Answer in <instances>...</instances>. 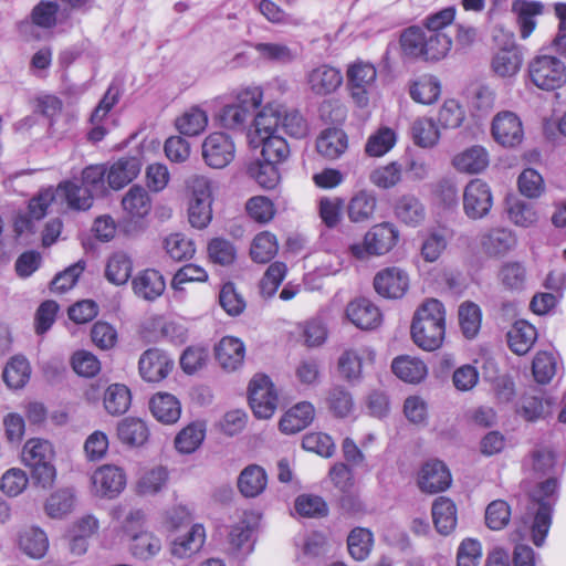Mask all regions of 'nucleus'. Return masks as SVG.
Wrapping results in <instances>:
<instances>
[{"label": "nucleus", "mask_w": 566, "mask_h": 566, "mask_svg": "<svg viewBox=\"0 0 566 566\" xmlns=\"http://www.w3.org/2000/svg\"><path fill=\"white\" fill-rule=\"evenodd\" d=\"M557 491V480L549 478L538 484L530 495L526 512L521 517L517 533L522 538L531 536L536 546H542L551 527V512L554 495Z\"/></svg>", "instance_id": "obj_1"}, {"label": "nucleus", "mask_w": 566, "mask_h": 566, "mask_svg": "<svg viewBox=\"0 0 566 566\" xmlns=\"http://www.w3.org/2000/svg\"><path fill=\"white\" fill-rule=\"evenodd\" d=\"M444 319L443 304L437 298L426 300L412 319L411 336L415 344L428 352L438 349L444 339Z\"/></svg>", "instance_id": "obj_2"}, {"label": "nucleus", "mask_w": 566, "mask_h": 566, "mask_svg": "<svg viewBox=\"0 0 566 566\" xmlns=\"http://www.w3.org/2000/svg\"><path fill=\"white\" fill-rule=\"evenodd\" d=\"M532 83L541 90L553 91L566 83V65L554 55L541 54L528 64Z\"/></svg>", "instance_id": "obj_3"}, {"label": "nucleus", "mask_w": 566, "mask_h": 566, "mask_svg": "<svg viewBox=\"0 0 566 566\" xmlns=\"http://www.w3.org/2000/svg\"><path fill=\"white\" fill-rule=\"evenodd\" d=\"M398 241V231L387 222L371 227L364 237L363 243L350 245L352 254L364 260L369 255H384L388 253Z\"/></svg>", "instance_id": "obj_4"}, {"label": "nucleus", "mask_w": 566, "mask_h": 566, "mask_svg": "<svg viewBox=\"0 0 566 566\" xmlns=\"http://www.w3.org/2000/svg\"><path fill=\"white\" fill-rule=\"evenodd\" d=\"M279 397L271 379L255 375L249 385V403L259 419L271 418L277 408Z\"/></svg>", "instance_id": "obj_5"}, {"label": "nucleus", "mask_w": 566, "mask_h": 566, "mask_svg": "<svg viewBox=\"0 0 566 566\" xmlns=\"http://www.w3.org/2000/svg\"><path fill=\"white\" fill-rule=\"evenodd\" d=\"M493 205V197L489 185L481 179L471 180L463 191V210L467 217L473 220L482 219L489 214Z\"/></svg>", "instance_id": "obj_6"}, {"label": "nucleus", "mask_w": 566, "mask_h": 566, "mask_svg": "<svg viewBox=\"0 0 566 566\" xmlns=\"http://www.w3.org/2000/svg\"><path fill=\"white\" fill-rule=\"evenodd\" d=\"M234 154V143L224 133H212L202 143V158L211 168H224L233 160Z\"/></svg>", "instance_id": "obj_7"}, {"label": "nucleus", "mask_w": 566, "mask_h": 566, "mask_svg": "<svg viewBox=\"0 0 566 566\" xmlns=\"http://www.w3.org/2000/svg\"><path fill=\"white\" fill-rule=\"evenodd\" d=\"M408 273L398 266H388L376 273L373 285L378 295L384 298L397 300L409 289Z\"/></svg>", "instance_id": "obj_8"}, {"label": "nucleus", "mask_w": 566, "mask_h": 566, "mask_svg": "<svg viewBox=\"0 0 566 566\" xmlns=\"http://www.w3.org/2000/svg\"><path fill=\"white\" fill-rule=\"evenodd\" d=\"M377 71L370 63L357 62L347 70L348 86L355 103L364 107L368 104V94L376 81Z\"/></svg>", "instance_id": "obj_9"}, {"label": "nucleus", "mask_w": 566, "mask_h": 566, "mask_svg": "<svg viewBox=\"0 0 566 566\" xmlns=\"http://www.w3.org/2000/svg\"><path fill=\"white\" fill-rule=\"evenodd\" d=\"M345 316L353 325L364 331L377 328L382 319L379 307L366 297L350 301L346 305Z\"/></svg>", "instance_id": "obj_10"}, {"label": "nucleus", "mask_w": 566, "mask_h": 566, "mask_svg": "<svg viewBox=\"0 0 566 566\" xmlns=\"http://www.w3.org/2000/svg\"><path fill=\"white\" fill-rule=\"evenodd\" d=\"M342 82L340 71L327 64L313 67L305 75L306 87L315 96H326L334 93Z\"/></svg>", "instance_id": "obj_11"}, {"label": "nucleus", "mask_w": 566, "mask_h": 566, "mask_svg": "<svg viewBox=\"0 0 566 566\" xmlns=\"http://www.w3.org/2000/svg\"><path fill=\"white\" fill-rule=\"evenodd\" d=\"M492 135L499 144L514 147L521 144L524 137L522 122L512 112H501L493 118Z\"/></svg>", "instance_id": "obj_12"}, {"label": "nucleus", "mask_w": 566, "mask_h": 566, "mask_svg": "<svg viewBox=\"0 0 566 566\" xmlns=\"http://www.w3.org/2000/svg\"><path fill=\"white\" fill-rule=\"evenodd\" d=\"M91 480L94 491L108 499L117 496L126 485V474L123 469L111 464L98 468Z\"/></svg>", "instance_id": "obj_13"}, {"label": "nucleus", "mask_w": 566, "mask_h": 566, "mask_svg": "<svg viewBox=\"0 0 566 566\" xmlns=\"http://www.w3.org/2000/svg\"><path fill=\"white\" fill-rule=\"evenodd\" d=\"M172 367L174 360L158 348L146 350L138 361L142 378L150 382L165 379L172 370Z\"/></svg>", "instance_id": "obj_14"}, {"label": "nucleus", "mask_w": 566, "mask_h": 566, "mask_svg": "<svg viewBox=\"0 0 566 566\" xmlns=\"http://www.w3.org/2000/svg\"><path fill=\"white\" fill-rule=\"evenodd\" d=\"M451 483V474L441 461H429L419 472L418 485L422 492L438 493L447 490Z\"/></svg>", "instance_id": "obj_15"}, {"label": "nucleus", "mask_w": 566, "mask_h": 566, "mask_svg": "<svg viewBox=\"0 0 566 566\" xmlns=\"http://www.w3.org/2000/svg\"><path fill=\"white\" fill-rule=\"evenodd\" d=\"M132 287L138 297L155 301L166 289V282L159 271L146 269L138 272L132 280Z\"/></svg>", "instance_id": "obj_16"}, {"label": "nucleus", "mask_w": 566, "mask_h": 566, "mask_svg": "<svg viewBox=\"0 0 566 566\" xmlns=\"http://www.w3.org/2000/svg\"><path fill=\"white\" fill-rule=\"evenodd\" d=\"M214 354L218 363L224 370L233 371L242 366L245 347L241 339L226 336L214 347Z\"/></svg>", "instance_id": "obj_17"}, {"label": "nucleus", "mask_w": 566, "mask_h": 566, "mask_svg": "<svg viewBox=\"0 0 566 566\" xmlns=\"http://www.w3.org/2000/svg\"><path fill=\"white\" fill-rule=\"evenodd\" d=\"M315 409L311 402L302 401L290 408L279 422L285 434H294L305 429L314 419Z\"/></svg>", "instance_id": "obj_18"}, {"label": "nucleus", "mask_w": 566, "mask_h": 566, "mask_svg": "<svg viewBox=\"0 0 566 566\" xmlns=\"http://www.w3.org/2000/svg\"><path fill=\"white\" fill-rule=\"evenodd\" d=\"M515 243L514 234L505 228L490 229L480 237L481 249L489 256H502L512 250Z\"/></svg>", "instance_id": "obj_19"}, {"label": "nucleus", "mask_w": 566, "mask_h": 566, "mask_svg": "<svg viewBox=\"0 0 566 566\" xmlns=\"http://www.w3.org/2000/svg\"><path fill=\"white\" fill-rule=\"evenodd\" d=\"M142 164L136 157H125L107 167V185L114 190H119L132 182L140 172Z\"/></svg>", "instance_id": "obj_20"}, {"label": "nucleus", "mask_w": 566, "mask_h": 566, "mask_svg": "<svg viewBox=\"0 0 566 566\" xmlns=\"http://www.w3.org/2000/svg\"><path fill=\"white\" fill-rule=\"evenodd\" d=\"M237 485L239 492L244 497H256L266 489L268 474L262 467L258 464H250L240 472Z\"/></svg>", "instance_id": "obj_21"}, {"label": "nucleus", "mask_w": 566, "mask_h": 566, "mask_svg": "<svg viewBox=\"0 0 566 566\" xmlns=\"http://www.w3.org/2000/svg\"><path fill=\"white\" fill-rule=\"evenodd\" d=\"M522 54L513 41L500 49L492 57V71L500 77L515 76L522 65Z\"/></svg>", "instance_id": "obj_22"}, {"label": "nucleus", "mask_w": 566, "mask_h": 566, "mask_svg": "<svg viewBox=\"0 0 566 566\" xmlns=\"http://www.w3.org/2000/svg\"><path fill=\"white\" fill-rule=\"evenodd\" d=\"M489 163L486 149L479 145L469 147L452 158V166L455 170L470 175L482 172Z\"/></svg>", "instance_id": "obj_23"}, {"label": "nucleus", "mask_w": 566, "mask_h": 566, "mask_svg": "<svg viewBox=\"0 0 566 566\" xmlns=\"http://www.w3.org/2000/svg\"><path fill=\"white\" fill-rule=\"evenodd\" d=\"M59 203L67 205L73 210H87L93 205V196L83 186L66 180L59 184L55 188Z\"/></svg>", "instance_id": "obj_24"}, {"label": "nucleus", "mask_w": 566, "mask_h": 566, "mask_svg": "<svg viewBox=\"0 0 566 566\" xmlns=\"http://www.w3.org/2000/svg\"><path fill=\"white\" fill-rule=\"evenodd\" d=\"M348 140L344 130L327 128L321 133L316 140L317 151L327 159L339 158L347 149Z\"/></svg>", "instance_id": "obj_25"}, {"label": "nucleus", "mask_w": 566, "mask_h": 566, "mask_svg": "<svg viewBox=\"0 0 566 566\" xmlns=\"http://www.w3.org/2000/svg\"><path fill=\"white\" fill-rule=\"evenodd\" d=\"M153 416L163 423H175L181 413L178 399L167 392H158L149 401Z\"/></svg>", "instance_id": "obj_26"}, {"label": "nucleus", "mask_w": 566, "mask_h": 566, "mask_svg": "<svg viewBox=\"0 0 566 566\" xmlns=\"http://www.w3.org/2000/svg\"><path fill=\"white\" fill-rule=\"evenodd\" d=\"M377 199L371 191L360 190L348 202L347 216L354 223H363L373 219Z\"/></svg>", "instance_id": "obj_27"}, {"label": "nucleus", "mask_w": 566, "mask_h": 566, "mask_svg": "<svg viewBox=\"0 0 566 566\" xmlns=\"http://www.w3.org/2000/svg\"><path fill=\"white\" fill-rule=\"evenodd\" d=\"M432 520L437 531L442 535H449L457 526V506L446 496H439L432 504Z\"/></svg>", "instance_id": "obj_28"}, {"label": "nucleus", "mask_w": 566, "mask_h": 566, "mask_svg": "<svg viewBox=\"0 0 566 566\" xmlns=\"http://www.w3.org/2000/svg\"><path fill=\"white\" fill-rule=\"evenodd\" d=\"M536 338L535 327L524 319L516 321L507 332L509 346L517 355H525L532 348Z\"/></svg>", "instance_id": "obj_29"}, {"label": "nucleus", "mask_w": 566, "mask_h": 566, "mask_svg": "<svg viewBox=\"0 0 566 566\" xmlns=\"http://www.w3.org/2000/svg\"><path fill=\"white\" fill-rule=\"evenodd\" d=\"M123 210L130 219H143L151 210L149 193L142 186H133L122 199Z\"/></svg>", "instance_id": "obj_30"}, {"label": "nucleus", "mask_w": 566, "mask_h": 566, "mask_svg": "<svg viewBox=\"0 0 566 566\" xmlns=\"http://www.w3.org/2000/svg\"><path fill=\"white\" fill-rule=\"evenodd\" d=\"M205 539L206 533L203 526L200 524L192 525L186 535L172 541L170 552L178 558L190 557L201 549Z\"/></svg>", "instance_id": "obj_31"}, {"label": "nucleus", "mask_w": 566, "mask_h": 566, "mask_svg": "<svg viewBox=\"0 0 566 566\" xmlns=\"http://www.w3.org/2000/svg\"><path fill=\"white\" fill-rule=\"evenodd\" d=\"M19 547L31 558L40 559L48 552L49 539L41 528L29 526L23 528L19 534Z\"/></svg>", "instance_id": "obj_32"}, {"label": "nucleus", "mask_w": 566, "mask_h": 566, "mask_svg": "<svg viewBox=\"0 0 566 566\" xmlns=\"http://www.w3.org/2000/svg\"><path fill=\"white\" fill-rule=\"evenodd\" d=\"M395 216L407 226L417 227L426 218V209L413 195H403L395 203Z\"/></svg>", "instance_id": "obj_33"}, {"label": "nucleus", "mask_w": 566, "mask_h": 566, "mask_svg": "<svg viewBox=\"0 0 566 566\" xmlns=\"http://www.w3.org/2000/svg\"><path fill=\"white\" fill-rule=\"evenodd\" d=\"M391 369L401 380L418 384L424 379L428 370L426 364L411 356H399L392 360Z\"/></svg>", "instance_id": "obj_34"}, {"label": "nucleus", "mask_w": 566, "mask_h": 566, "mask_svg": "<svg viewBox=\"0 0 566 566\" xmlns=\"http://www.w3.org/2000/svg\"><path fill=\"white\" fill-rule=\"evenodd\" d=\"M254 147H262L261 155L264 161L280 164L290 155V148L286 140L276 134L264 135L256 138V143H251Z\"/></svg>", "instance_id": "obj_35"}, {"label": "nucleus", "mask_w": 566, "mask_h": 566, "mask_svg": "<svg viewBox=\"0 0 566 566\" xmlns=\"http://www.w3.org/2000/svg\"><path fill=\"white\" fill-rule=\"evenodd\" d=\"M441 93L440 82L432 75H422L412 81L409 86L410 97L424 105L434 103Z\"/></svg>", "instance_id": "obj_36"}, {"label": "nucleus", "mask_w": 566, "mask_h": 566, "mask_svg": "<svg viewBox=\"0 0 566 566\" xmlns=\"http://www.w3.org/2000/svg\"><path fill=\"white\" fill-rule=\"evenodd\" d=\"M512 11L517 15L521 38L527 39L535 30V18L543 12V6L539 2L516 0L512 4Z\"/></svg>", "instance_id": "obj_37"}, {"label": "nucleus", "mask_w": 566, "mask_h": 566, "mask_svg": "<svg viewBox=\"0 0 566 566\" xmlns=\"http://www.w3.org/2000/svg\"><path fill=\"white\" fill-rule=\"evenodd\" d=\"M413 143L421 148H432L440 140V130L430 117H419L411 125Z\"/></svg>", "instance_id": "obj_38"}, {"label": "nucleus", "mask_w": 566, "mask_h": 566, "mask_svg": "<svg viewBox=\"0 0 566 566\" xmlns=\"http://www.w3.org/2000/svg\"><path fill=\"white\" fill-rule=\"evenodd\" d=\"M117 436L119 440L128 446H142L148 437L147 424L137 418H126L118 423Z\"/></svg>", "instance_id": "obj_39"}, {"label": "nucleus", "mask_w": 566, "mask_h": 566, "mask_svg": "<svg viewBox=\"0 0 566 566\" xmlns=\"http://www.w3.org/2000/svg\"><path fill=\"white\" fill-rule=\"evenodd\" d=\"M55 451L50 441L30 439L23 447L22 460L27 467L54 461Z\"/></svg>", "instance_id": "obj_40"}, {"label": "nucleus", "mask_w": 566, "mask_h": 566, "mask_svg": "<svg viewBox=\"0 0 566 566\" xmlns=\"http://www.w3.org/2000/svg\"><path fill=\"white\" fill-rule=\"evenodd\" d=\"M207 125L208 115L198 106L190 107L176 119L177 129L186 136L199 135L206 129Z\"/></svg>", "instance_id": "obj_41"}, {"label": "nucleus", "mask_w": 566, "mask_h": 566, "mask_svg": "<svg viewBox=\"0 0 566 566\" xmlns=\"http://www.w3.org/2000/svg\"><path fill=\"white\" fill-rule=\"evenodd\" d=\"M132 271L130 258L124 252H116L107 261L105 276L111 283L123 285L129 280Z\"/></svg>", "instance_id": "obj_42"}, {"label": "nucleus", "mask_w": 566, "mask_h": 566, "mask_svg": "<svg viewBox=\"0 0 566 566\" xmlns=\"http://www.w3.org/2000/svg\"><path fill=\"white\" fill-rule=\"evenodd\" d=\"M31 375L30 364L23 356H14L8 361L3 370V380L10 388L20 389Z\"/></svg>", "instance_id": "obj_43"}, {"label": "nucleus", "mask_w": 566, "mask_h": 566, "mask_svg": "<svg viewBox=\"0 0 566 566\" xmlns=\"http://www.w3.org/2000/svg\"><path fill=\"white\" fill-rule=\"evenodd\" d=\"M130 391L125 385H111L104 395V407L113 416L125 413L130 406Z\"/></svg>", "instance_id": "obj_44"}, {"label": "nucleus", "mask_w": 566, "mask_h": 566, "mask_svg": "<svg viewBox=\"0 0 566 566\" xmlns=\"http://www.w3.org/2000/svg\"><path fill=\"white\" fill-rule=\"evenodd\" d=\"M507 216L515 226L522 228H530L538 220L533 205L517 198L507 200Z\"/></svg>", "instance_id": "obj_45"}, {"label": "nucleus", "mask_w": 566, "mask_h": 566, "mask_svg": "<svg viewBox=\"0 0 566 566\" xmlns=\"http://www.w3.org/2000/svg\"><path fill=\"white\" fill-rule=\"evenodd\" d=\"M107 166L91 165L82 171V186L88 190L92 196H105L107 193Z\"/></svg>", "instance_id": "obj_46"}, {"label": "nucleus", "mask_w": 566, "mask_h": 566, "mask_svg": "<svg viewBox=\"0 0 566 566\" xmlns=\"http://www.w3.org/2000/svg\"><path fill=\"white\" fill-rule=\"evenodd\" d=\"M161 549L160 539L149 532L132 535V554L140 560H149Z\"/></svg>", "instance_id": "obj_47"}, {"label": "nucleus", "mask_w": 566, "mask_h": 566, "mask_svg": "<svg viewBox=\"0 0 566 566\" xmlns=\"http://www.w3.org/2000/svg\"><path fill=\"white\" fill-rule=\"evenodd\" d=\"M282 117V109L264 107L254 118V133L250 143H256V138L264 135L276 134Z\"/></svg>", "instance_id": "obj_48"}, {"label": "nucleus", "mask_w": 566, "mask_h": 566, "mask_svg": "<svg viewBox=\"0 0 566 566\" xmlns=\"http://www.w3.org/2000/svg\"><path fill=\"white\" fill-rule=\"evenodd\" d=\"M253 527L241 521L231 527L229 533L230 549L234 554L248 555L253 551Z\"/></svg>", "instance_id": "obj_49"}, {"label": "nucleus", "mask_w": 566, "mask_h": 566, "mask_svg": "<svg viewBox=\"0 0 566 566\" xmlns=\"http://www.w3.org/2000/svg\"><path fill=\"white\" fill-rule=\"evenodd\" d=\"M374 543L373 533L364 527L354 528L347 537L350 556L356 560H364L369 555Z\"/></svg>", "instance_id": "obj_50"}, {"label": "nucleus", "mask_w": 566, "mask_h": 566, "mask_svg": "<svg viewBox=\"0 0 566 566\" xmlns=\"http://www.w3.org/2000/svg\"><path fill=\"white\" fill-rule=\"evenodd\" d=\"M205 439V428L200 423H190L175 438L178 452L189 454L195 452Z\"/></svg>", "instance_id": "obj_51"}, {"label": "nucleus", "mask_w": 566, "mask_h": 566, "mask_svg": "<svg viewBox=\"0 0 566 566\" xmlns=\"http://www.w3.org/2000/svg\"><path fill=\"white\" fill-rule=\"evenodd\" d=\"M164 249L170 259L185 261L195 254V243L181 233H171L164 240Z\"/></svg>", "instance_id": "obj_52"}, {"label": "nucleus", "mask_w": 566, "mask_h": 566, "mask_svg": "<svg viewBox=\"0 0 566 566\" xmlns=\"http://www.w3.org/2000/svg\"><path fill=\"white\" fill-rule=\"evenodd\" d=\"M168 471L164 467H155L146 471L137 482V492L142 495H154L167 484Z\"/></svg>", "instance_id": "obj_53"}, {"label": "nucleus", "mask_w": 566, "mask_h": 566, "mask_svg": "<svg viewBox=\"0 0 566 566\" xmlns=\"http://www.w3.org/2000/svg\"><path fill=\"white\" fill-rule=\"evenodd\" d=\"M277 249L275 235L270 232H261L254 238L250 253L255 262L266 263L275 256Z\"/></svg>", "instance_id": "obj_54"}, {"label": "nucleus", "mask_w": 566, "mask_h": 566, "mask_svg": "<svg viewBox=\"0 0 566 566\" xmlns=\"http://www.w3.org/2000/svg\"><path fill=\"white\" fill-rule=\"evenodd\" d=\"M451 46L452 36L449 32L427 33L423 60L439 61L447 56Z\"/></svg>", "instance_id": "obj_55"}, {"label": "nucleus", "mask_w": 566, "mask_h": 566, "mask_svg": "<svg viewBox=\"0 0 566 566\" xmlns=\"http://www.w3.org/2000/svg\"><path fill=\"white\" fill-rule=\"evenodd\" d=\"M363 357L356 349H346L338 357L337 369L347 381H358L361 378Z\"/></svg>", "instance_id": "obj_56"}, {"label": "nucleus", "mask_w": 566, "mask_h": 566, "mask_svg": "<svg viewBox=\"0 0 566 566\" xmlns=\"http://www.w3.org/2000/svg\"><path fill=\"white\" fill-rule=\"evenodd\" d=\"M327 405L334 416L345 418L354 409L352 394L343 386L337 385L329 389L327 395Z\"/></svg>", "instance_id": "obj_57"}, {"label": "nucleus", "mask_w": 566, "mask_h": 566, "mask_svg": "<svg viewBox=\"0 0 566 566\" xmlns=\"http://www.w3.org/2000/svg\"><path fill=\"white\" fill-rule=\"evenodd\" d=\"M426 38L427 32L419 27L406 29L400 36V43L405 54L411 57L424 59Z\"/></svg>", "instance_id": "obj_58"}, {"label": "nucleus", "mask_w": 566, "mask_h": 566, "mask_svg": "<svg viewBox=\"0 0 566 566\" xmlns=\"http://www.w3.org/2000/svg\"><path fill=\"white\" fill-rule=\"evenodd\" d=\"M396 139V133L391 128L381 127L369 136L365 150L373 157L384 156L395 146Z\"/></svg>", "instance_id": "obj_59"}, {"label": "nucleus", "mask_w": 566, "mask_h": 566, "mask_svg": "<svg viewBox=\"0 0 566 566\" xmlns=\"http://www.w3.org/2000/svg\"><path fill=\"white\" fill-rule=\"evenodd\" d=\"M74 505V493L70 489H61L46 500L45 512L53 518H60L70 513Z\"/></svg>", "instance_id": "obj_60"}, {"label": "nucleus", "mask_w": 566, "mask_h": 566, "mask_svg": "<svg viewBox=\"0 0 566 566\" xmlns=\"http://www.w3.org/2000/svg\"><path fill=\"white\" fill-rule=\"evenodd\" d=\"M459 323L467 338H473L481 327V310L472 303L465 302L459 307Z\"/></svg>", "instance_id": "obj_61"}, {"label": "nucleus", "mask_w": 566, "mask_h": 566, "mask_svg": "<svg viewBox=\"0 0 566 566\" xmlns=\"http://www.w3.org/2000/svg\"><path fill=\"white\" fill-rule=\"evenodd\" d=\"M499 279L505 289L520 291L525 285V268L520 262H507L502 265Z\"/></svg>", "instance_id": "obj_62"}, {"label": "nucleus", "mask_w": 566, "mask_h": 566, "mask_svg": "<svg viewBox=\"0 0 566 566\" xmlns=\"http://www.w3.org/2000/svg\"><path fill=\"white\" fill-rule=\"evenodd\" d=\"M254 49L263 59L282 64L296 59V52L283 43H256Z\"/></svg>", "instance_id": "obj_63"}, {"label": "nucleus", "mask_w": 566, "mask_h": 566, "mask_svg": "<svg viewBox=\"0 0 566 566\" xmlns=\"http://www.w3.org/2000/svg\"><path fill=\"white\" fill-rule=\"evenodd\" d=\"M465 113L455 99H447L439 109L438 122L442 128H458L464 120Z\"/></svg>", "instance_id": "obj_64"}]
</instances>
